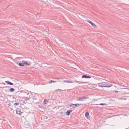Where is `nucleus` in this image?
Segmentation results:
<instances>
[{
  "instance_id": "1",
  "label": "nucleus",
  "mask_w": 129,
  "mask_h": 129,
  "mask_svg": "<svg viewBox=\"0 0 129 129\" xmlns=\"http://www.w3.org/2000/svg\"><path fill=\"white\" fill-rule=\"evenodd\" d=\"M112 85L111 84H108L107 83H99V86L101 87H110Z\"/></svg>"
},
{
  "instance_id": "2",
  "label": "nucleus",
  "mask_w": 129,
  "mask_h": 129,
  "mask_svg": "<svg viewBox=\"0 0 129 129\" xmlns=\"http://www.w3.org/2000/svg\"><path fill=\"white\" fill-rule=\"evenodd\" d=\"M80 105H81V104H71L70 105V106L71 107L73 108H74L75 107H78L80 106Z\"/></svg>"
},
{
  "instance_id": "3",
  "label": "nucleus",
  "mask_w": 129,
  "mask_h": 129,
  "mask_svg": "<svg viewBox=\"0 0 129 129\" xmlns=\"http://www.w3.org/2000/svg\"><path fill=\"white\" fill-rule=\"evenodd\" d=\"M87 98L85 97H79L77 99V101L79 100L80 101H83V100L86 99Z\"/></svg>"
},
{
  "instance_id": "4",
  "label": "nucleus",
  "mask_w": 129,
  "mask_h": 129,
  "mask_svg": "<svg viewBox=\"0 0 129 129\" xmlns=\"http://www.w3.org/2000/svg\"><path fill=\"white\" fill-rule=\"evenodd\" d=\"M87 21L88 22H89V23H90V24H91L92 26L95 27H96V25L90 21L88 20H87Z\"/></svg>"
},
{
  "instance_id": "5",
  "label": "nucleus",
  "mask_w": 129,
  "mask_h": 129,
  "mask_svg": "<svg viewBox=\"0 0 129 129\" xmlns=\"http://www.w3.org/2000/svg\"><path fill=\"white\" fill-rule=\"evenodd\" d=\"M22 62H23V64H27V65H29L30 64V62H27L26 61L23 60L22 61Z\"/></svg>"
},
{
  "instance_id": "6",
  "label": "nucleus",
  "mask_w": 129,
  "mask_h": 129,
  "mask_svg": "<svg viewBox=\"0 0 129 129\" xmlns=\"http://www.w3.org/2000/svg\"><path fill=\"white\" fill-rule=\"evenodd\" d=\"M82 78H91V77L89 76H87L86 75H83L82 77Z\"/></svg>"
},
{
  "instance_id": "7",
  "label": "nucleus",
  "mask_w": 129,
  "mask_h": 129,
  "mask_svg": "<svg viewBox=\"0 0 129 129\" xmlns=\"http://www.w3.org/2000/svg\"><path fill=\"white\" fill-rule=\"evenodd\" d=\"M85 116L88 119L89 118V113L88 112H87L86 113H85Z\"/></svg>"
},
{
  "instance_id": "8",
  "label": "nucleus",
  "mask_w": 129,
  "mask_h": 129,
  "mask_svg": "<svg viewBox=\"0 0 129 129\" xmlns=\"http://www.w3.org/2000/svg\"><path fill=\"white\" fill-rule=\"evenodd\" d=\"M5 82L6 83H7L8 84H9V85H13V83H12L9 82L8 81H6Z\"/></svg>"
},
{
  "instance_id": "9",
  "label": "nucleus",
  "mask_w": 129,
  "mask_h": 129,
  "mask_svg": "<svg viewBox=\"0 0 129 129\" xmlns=\"http://www.w3.org/2000/svg\"><path fill=\"white\" fill-rule=\"evenodd\" d=\"M58 81H52V80H51L50 82H48L47 83H51L52 82L55 83V82H57Z\"/></svg>"
},
{
  "instance_id": "10",
  "label": "nucleus",
  "mask_w": 129,
  "mask_h": 129,
  "mask_svg": "<svg viewBox=\"0 0 129 129\" xmlns=\"http://www.w3.org/2000/svg\"><path fill=\"white\" fill-rule=\"evenodd\" d=\"M64 82H68V83H72V82L71 81H69L68 80H64Z\"/></svg>"
},
{
  "instance_id": "11",
  "label": "nucleus",
  "mask_w": 129,
  "mask_h": 129,
  "mask_svg": "<svg viewBox=\"0 0 129 129\" xmlns=\"http://www.w3.org/2000/svg\"><path fill=\"white\" fill-rule=\"evenodd\" d=\"M16 113L17 114H18L20 115V114L21 113V112L19 111L18 110V111H16Z\"/></svg>"
},
{
  "instance_id": "12",
  "label": "nucleus",
  "mask_w": 129,
  "mask_h": 129,
  "mask_svg": "<svg viewBox=\"0 0 129 129\" xmlns=\"http://www.w3.org/2000/svg\"><path fill=\"white\" fill-rule=\"evenodd\" d=\"M19 65L21 66H24L23 62L19 63Z\"/></svg>"
},
{
  "instance_id": "13",
  "label": "nucleus",
  "mask_w": 129,
  "mask_h": 129,
  "mask_svg": "<svg viewBox=\"0 0 129 129\" xmlns=\"http://www.w3.org/2000/svg\"><path fill=\"white\" fill-rule=\"evenodd\" d=\"M14 90V89L13 88H11L9 89V91L10 92H12Z\"/></svg>"
},
{
  "instance_id": "14",
  "label": "nucleus",
  "mask_w": 129,
  "mask_h": 129,
  "mask_svg": "<svg viewBox=\"0 0 129 129\" xmlns=\"http://www.w3.org/2000/svg\"><path fill=\"white\" fill-rule=\"evenodd\" d=\"M70 111H69V110L67 112H66V114L67 115H70Z\"/></svg>"
},
{
  "instance_id": "15",
  "label": "nucleus",
  "mask_w": 129,
  "mask_h": 129,
  "mask_svg": "<svg viewBox=\"0 0 129 129\" xmlns=\"http://www.w3.org/2000/svg\"><path fill=\"white\" fill-rule=\"evenodd\" d=\"M44 103L45 104H47L48 103V102L46 100H45L44 101Z\"/></svg>"
},
{
  "instance_id": "16",
  "label": "nucleus",
  "mask_w": 129,
  "mask_h": 129,
  "mask_svg": "<svg viewBox=\"0 0 129 129\" xmlns=\"http://www.w3.org/2000/svg\"><path fill=\"white\" fill-rule=\"evenodd\" d=\"M19 103H15L14 104V105H19Z\"/></svg>"
},
{
  "instance_id": "17",
  "label": "nucleus",
  "mask_w": 129,
  "mask_h": 129,
  "mask_svg": "<svg viewBox=\"0 0 129 129\" xmlns=\"http://www.w3.org/2000/svg\"><path fill=\"white\" fill-rule=\"evenodd\" d=\"M25 99L26 101H27L29 100L28 98L27 97H26Z\"/></svg>"
},
{
  "instance_id": "18",
  "label": "nucleus",
  "mask_w": 129,
  "mask_h": 129,
  "mask_svg": "<svg viewBox=\"0 0 129 129\" xmlns=\"http://www.w3.org/2000/svg\"><path fill=\"white\" fill-rule=\"evenodd\" d=\"M99 104L100 105H105V103H101Z\"/></svg>"
},
{
  "instance_id": "19",
  "label": "nucleus",
  "mask_w": 129,
  "mask_h": 129,
  "mask_svg": "<svg viewBox=\"0 0 129 129\" xmlns=\"http://www.w3.org/2000/svg\"><path fill=\"white\" fill-rule=\"evenodd\" d=\"M56 90L57 91H58V90H61L60 89H58L57 90V89H56Z\"/></svg>"
},
{
  "instance_id": "20",
  "label": "nucleus",
  "mask_w": 129,
  "mask_h": 129,
  "mask_svg": "<svg viewBox=\"0 0 129 129\" xmlns=\"http://www.w3.org/2000/svg\"><path fill=\"white\" fill-rule=\"evenodd\" d=\"M69 111H70V113H71V112H72V110H69Z\"/></svg>"
},
{
  "instance_id": "21",
  "label": "nucleus",
  "mask_w": 129,
  "mask_h": 129,
  "mask_svg": "<svg viewBox=\"0 0 129 129\" xmlns=\"http://www.w3.org/2000/svg\"><path fill=\"white\" fill-rule=\"evenodd\" d=\"M115 92H118V91H115Z\"/></svg>"
},
{
  "instance_id": "22",
  "label": "nucleus",
  "mask_w": 129,
  "mask_h": 129,
  "mask_svg": "<svg viewBox=\"0 0 129 129\" xmlns=\"http://www.w3.org/2000/svg\"><path fill=\"white\" fill-rule=\"evenodd\" d=\"M51 36L53 38H54L53 36Z\"/></svg>"
},
{
  "instance_id": "23",
  "label": "nucleus",
  "mask_w": 129,
  "mask_h": 129,
  "mask_svg": "<svg viewBox=\"0 0 129 129\" xmlns=\"http://www.w3.org/2000/svg\"><path fill=\"white\" fill-rule=\"evenodd\" d=\"M124 99V100H126V99Z\"/></svg>"
},
{
  "instance_id": "24",
  "label": "nucleus",
  "mask_w": 129,
  "mask_h": 129,
  "mask_svg": "<svg viewBox=\"0 0 129 129\" xmlns=\"http://www.w3.org/2000/svg\"><path fill=\"white\" fill-rule=\"evenodd\" d=\"M95 105H98V104H95Z\"/></svg>"
}]
</instances>
